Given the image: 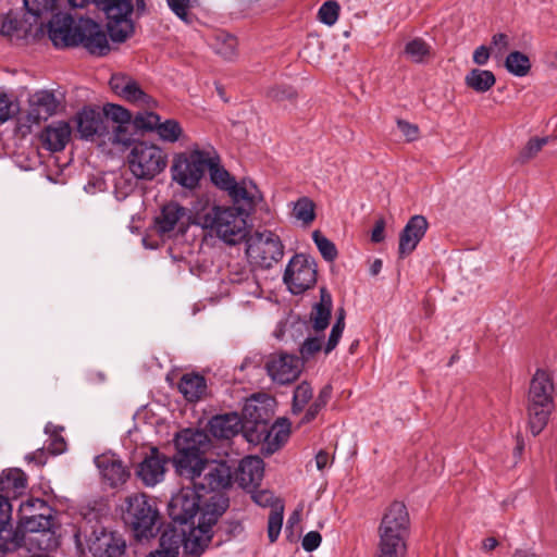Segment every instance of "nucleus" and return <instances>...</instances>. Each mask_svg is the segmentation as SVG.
Returning <instances> with one entry per match:
<instances>
[{"instance_id":"50","label":"nucleus","mask_w":557,"mask_h":557,"mask_svg":"<svg viewBox=\"0 0 557 557\" xmlns=\"http://www.w3.org/2000/svg\"><path fill=\"white\" fill-rule=\"evenodd\" d=\"M27 13L38 18L50 14L57 7V0H24Z\"/></svg>"},{"instance_id":"1","label":"nucleus","mask_w":557,"mask_h":557,"mask_svg":"<svg viewBox=\"0 0 557 557\" xmlns=\"http://www.w3.org/2000/svg\"><path fill=\"white\" fill-rule=\"evenodd\" d=\"M175 446V471L180 476L190 480L196 488L215 492L231 485V467L225 461L209 460L202 456L209 446V438L205 432L183 430L176 435Z\"/></svg>"},{"instance_id":"14","label":"nucleus","mask_w":557,"mask_h":557,"mask_svg":"<svg viewBox=\"0 0 557 557\" xmlns=\"http://www.w3.org/2000/svg\"><path fill=\"white\" fill-rule=\"evenodd\" d=\"M75 46L82 45L90 53L104 55L110 47L100 25L89 18H79L75 24Z\"/></svg>"},{"instance_id":"39","label":"nucleus","mask_w":557,"mask_h":557,"mask_svg":"<svg viewBox=\"0 0 557 557\" xmlns=\"http://www.w3.org/2000/svg\"><path fill=\"white\" fill-rule=\"evenodd\" d=\"M404 53L411 62L424 63L431 55V46L422 38H413L405 45Z\"/></svg>"},{"instance_id":"34","label":"nucleus","mask_w":557,"mask_h":557,"mask_svg":"<svg viewBox=\"0 0 557 557\" xmlns=\"http://www.w3.org/2000/svg\"><path fill=\"white\" fill-rule=\"evenodd\" d=\"M496 83V77L492 71L473 69L465 76V84L475 92L483 94L488 91Z\"/></svg>"},{"instance_id":"52","label":"nucleus","mask_w":557,"mask_h":557,"mask_svg":"<svg viewBox=\"0 0 557 557\" xmlns=\"http://www.w3.org/2000/svg\"><path fill=\"white\" fill-rule=\"evenodd\" d=\"M548 141L549 137L531 138L521 149L519 160L523 163L532 160L542 150V148L548 144Z\"/></svg>"},{"instance_id":"36","label":"nucleus","mask_w":557,"mask_h":557,"mask_svg":"<svg viewBox=\"0 0 557 557\" xmlns=\"http://www.w3.org/2000/svg\"><path fill=\"white\" fill-rule=\"evenodd\" d=\"M206 169H209L211 182L221 190L228 191L232 187L235 178L230 173L219 166V158L211 152V162L206 164Z\"/></svg>"},{"instance_id":"37","label":"nucleus","mask_w":557,"mask_h":557,"mask_svg":"<svg viewBox=\"0 0 557 557\" xmlns=\"http://www.w3.org/2000/svg\"><path fill=\"white\" fill-rule=\"evenodd\" d=\"M230 281L232 283L243 284L245 286L243 288V290L249 295H252L256 297H259L261 295V289H260L258 282L256 281L251 271L246 267H243L238 270H235V268H234L230 272Z\"/></svg>"},{"instance_id":"59","label":"nucleus","mask_w":557,"mask_h":557,"mask_svg":"<svg viewBox=\"0 0 557 557\" xmlns=\"http://www.w3.org/2000/svg\"><path fill=\"white\" fill-rule=\"evenodd\" d=\"M322 347V341L319 337H308L300 347L301 358L307 360L317 354Z\"/></svg>"},{"instance_id":"7","label":"nucleus","mask_w":557,"mask_h":557,"mask_svg":"<svg viewBox=\"0 0 557 557\" xmlns=\"http://www.w3.org/2000/svg\"><path fill=\"white\" fill-rule=\"evenodd\" d=\"M159 510L146 494H134L126 498V522L131 525L138 541L156 535L159 522Z\"/></svg>"},{"instance_id":"51","label":"nucleus","mask_w":557,"mask_h":557,"mask_svg":"<svg viewBox=\"0 0 557 557\" xmlns=\"http://www.w3.org/2000/svg\"><path fill=\"white\" fill-rule=\"evenodd\" d=\"M129 128H131L129 123L128 124L109 125V133H107L106 135L109 136L108 139L112 144L123 145V146L129 145L131 146L132 145L131 144L132 133H131Z\"/></svg>"},{"instance_id":"32","label":"nucleus","mask_w":557,"mask_h":557,"mask_svg":"<svg viewBox=\"0 0 557 557\" xmlns=\"http://www.w3.org/2000/svg\"><path fill=\"white\" fill-rule=\"evenodd\" d=\"M332 307L333 302L331 295L322 288L320 301L312 307L310 313V321L314 331L321 332L327 327L331 319Z\"/></svg>"},{"instance_id":"12","label":"nucleus","mask_w":557,"mask_h":557,"mask_svg":"<svg viewBox=\"0 0 557 557\" xmlns=\"http://www.w3.org/2000/svg\"><path fill=\"white\" fill-rule=\"evenodd\" d=\"M289 429L290 423L287 419H281L272 426L264 421H256L253 428L246 429L245 438L253 445L262 443L265 451L272 454L288 440Z\"/></svg>"},{"instance_id":"13","label":"nucleus","mask_w":557,"mask_h":557,"mask_svg":"<svg viewBox=\"0 0 557 557\" xmlns=\"http://www.w3.org/2000/svg\"><path fill=\"white\" fill-rule=\"evenodd\" d=\"M60 100L52 91L39 90L34 92L28 100V110L18 120L20 127L30 132L34 125L47 121L58 112Z\"/></svg>"},{"instance_id":"56","label":"nucleus","mask_w":557,"mask_h":557,"mask_svg":"<svg viewBox=\"0 0 557 557\" xmlns=\"http://www.w3.org/2000/svg\"><path fill=\"white\" fill-rule=\"evenodd\" d=\"M510 46L509 37L504 33L493 35L491 46L488 47L495 59H502Z\"/></svg>"},{"instance_id":"63","label":"nucleus","mask_w":557,"mask_h":557,"mask_svg":"<svg viewBox=\"0 0 557 557\" xmlns=\"http://www.w3.org/2000/svg\"><path fill=\"white\" fill-rule=\"evenodd\" d=\"M321 541L322 537L319 532L310 531L304 536L301 546L306 552H313L320 546Z\"/></svg>"},{"instance_id":"20","label":"nucleus","mask_w":557,"mask_h":557,"mask_svg":"<svg viewBox=\"0 0 557 557\" xmlns=\"http://www.w3.org/2000/svg\"><path fill=\"white\" fill-rule=\"evenodd\" d=\"M125 548V541L120 534L106 530L95 533L89 542V550L94 557H123Z\"/></svg>"},{"instance_id":"9","label":"nucleus","mask_w":557,"mask_h":557,"mask_svg":"<svg viewBox=\"0 0 557 557\" xmlns=\"http://www.w3.org/2000/svg\"><path fill=\"white\" fill-rule=\"evenodd\" d=\"M107 17V28L113 41L122 42L134 32L132 0H95Z\"/></svg>"},{"instance_id":"42","label":"nucleus","mask_w":557,"mask_h":557,"mask_svg":"<svg viewBox=\"0 0 557 557\" xmlns=\"http://www.w3.org/2000/svg\"><path fill=\"white\" fill-rule=\"evenodd\" d=\"M214 51L224 59L231 60L236 55L237 40L228 34H218L212 44Z\"/></svg>"},{"instance_id":"61","label":"nucleus","mask_w":557,"mask_h":557,"mask_svg":"<svg viewBox=\"0 0 557 557\" xmlns=\"http://www.w3.org/2000/svg\"><path fill=\"white\" fill-rule=\"evenodd\" d=\"M295 96V90L287 86H275L267 91V97L274 101H283Z\"/></svg>"},{"instance_id":"41","label":"nucleus","mask_w":557,"mask_h":557,"mask_svg":"<svg viewBox=\"0 0 557 557\" xmlns=\"http://www.w3.org/2000/svg\"><path fill=\"white\" fill-rule=\"evenodd\" d=\"M505 66L507 71L518 77L525 76L530 69L531 62L528 55L520 51L510 52L505 61Z\"/></svg>"},{"instance_id":"22","label":"nucleus","mask_w":557,"mask_h":557,"mask_svg":"<svg viewBox=\"0 0 557 557\" xmlns=\"http://www.w3.org/2000/svg\"><path fill=\"white\" fill-rule=\"evenodd\" d=\"M191 223L187 209L177 202H169L163 206L156 219V226L159 233L166 234L174 230H183L187 223Z\"/></svg>"},{"instance_id":"18","label":"nucleus","mask_w":557,"mask_h":557,"mask_svg":"<svg viewBox=\"0 0 557 557\" xmlns=\"http://www.w3.org/2000/svg\"><path fill=\"white\" fill-rule=\"evenodd\" d=\"M168 463L169 458L153 447L139 462L136 475L146 486L152 487L163 481Z\"/></svg>"},{"instance_id":"62","label":"nucleus","mask_w":557,"mask_h":557,"mask_svg":"<svg viewBox=\"0 0 557 557\" xmlns=\"http://www.w3.org/2000/svg\"><path fill=\"white\" fill-rule=\"evenodd\" d=\"M15 112V106L7 95H0V124L8 121Z\"/></svg>"},{"instance_id":"54","label":"nucleus","mask_w":557,"mask_h":557,"mask_svg":"<svg viewBox=\"0 0 557 557\" xmlns=\"http://www.w3.org/2000/svg\"><path fill=\"white\" fill-rule=\"evenodd\" d=\"M312 238L325 260L333 261L336 258L337 250L331 240L323 236L319 231H314L312 233Z\"/></svg>"},{"instance_id":"30","label":"nucleus","mask_w":557,"mask_h":557,"mask_svg":"<svg viewBox=\"0 0 557 557\" xmlns=\"http://www.w3.org/2000/svg\"><path fill=\"white\" fill-rule=\"evenodd\" d=\"M11 511V504L3 495H0V547L3 549H15L22 543L18 534L16 532L12 534L11 529L8 528Z\"/></svg>"},{"instance_id":"60","label":"nucleus","mask_w":557,"mask_h":557,"mask_svg":"<svg viewBox=\"0 0 557 557\" xmlns=\"http://www.w3.org/2000/svg\"><path fill=\"white\" fill-rule=\"evenodd\" d=\"M251 498L256 504H258L261 507H271L273 509V506L275 503H282L280 499H276L270 491L262 490L257 491L252 493Z\"/></svg>"},{"instance_id":"27","label":"nucleus","mask_w":557,"mask_h":557,"mask_svg":"<svg viewBox=\"0 0 557 557\" xmlns=\"http://www.w3.org/2000/svg\"><path fill=\"white\" fill-rule=\"evenodd\" d=\"M71 135L72 128L69 123L53 122L41 132L40 141L47 150L58 152L65 148Z\"/></svg>"},{"instance_id":"48","label":"nucleus","mask_w":557,"mask_h":557,"mask_svg":"<svg viewBox=\"0 0 557 557\" xmlns=\"http://www.w3.org/2000/svg\"><path fill=\"white\" fill-rule=\"evenodd\" d=\"M42 511H50V507L45 500L40 498H27L25 502L21 503L18 508L20 522Z\"/></svg>"},{"instance_id":"4","label":"nucleus","mask_w":557,"mask_h":557,"mask_svg":"<svg viewBox=\"0 0 557 557\" xmlns=\"http://www.w3.org/2000/svg\"><path fill=\"white\" fill-rule=\"evenodd\" d=\"M409 530V515L403 503H393L383 516L379 533V556L404 557Z\"/></svg>"},{"instance_id":"46","label":"nucleus","mask_w":557,"mask_h":557,"mask_svg":"<svg viewBox=\"0 0 557 557\" xmlns=\"http://www.w3.org/2000/svg\"><path fill=\"white\" fill-rule=\"evenodd\" d=\"M106 125L128 124L131 123V113L119 104H108L102 113Z\"/></svg>"},{"instance_id":"15","label":"nucleus","mask_w":557,"mask_h":557,"mask_svg":"<svg viewBox=\"0 0 557 557\" xmlns=\"http://www.w3.org/2000/svg\"><path fill=\"white\" fill-rule=\"evenodd\" d=\"M302 367V360L289 354L272 355L265 363L268 375L273 382L281 385L290 384L297 380Z\"/></svg>"},{"instance_id":"58","label":"nucleus","mask_w":557,"mask_h":557,"mask_svg":"<svg viewBox=\"0 0 557 557\" xmlns=\"http://www.w3.org/2000/svg\"><path fill=\"white\" fill-rule=\"evenodd\" d=\"M195 0H168L171 10L184 22L189 23V9L193 7Z\"/></svg>"},{"instance_id":"6","label":"nucleus","mask_w":557,"mask_h":557,"mask_svg":"<svg viewBox=\"0 0 557 557\" xmlns=\"http://www.w3.org/2000/svg\"><path fill=\"white\" fill-rule=\"evenodd\" d=\"M126 162L134 177L152 181L165 170L168 153L154 143L137 140L131 145Z\"/></svg>"},{"instance_id":"3","label":"nucleus","mask_w":557,"mask_h":557,"mask_svg":"<svg viewBox=\"0 0 557 557\" xmlns=\"http://www.w3.org/2000/svg\"><path fill=\"white\" fill-rule=\"evenodd\" d=\"M555 386L552 374L537 369L532 376L528 393V422L531 433L539 435L547 425L554 410Z\"/></svg>"},{"instance_id":"64","label":"nucleus","mask_w":557,"mask_h":557,"mask_svg":"<svg viewBox=\"0 0 557 557\" xmlns=\"http://www.w3.org/2000/svg\"><path fill=\"white\" fill-rule=\"evenodd\" d=\"M397 127L400 133L406 137L407 140H416L419 136V128L417 125L411 124L407 121L398 120Z\"/></svg>"},{"instance_id":"8","label":"nucleus","mask_w":557,"mask_h":557,"mask_svg":"<svg viewBox=\"0 0 557 557\" xmlns=\"http://www.w3.org/2000/svg\"><path fill=\"white\" fill-rule=\"evenodd\" d=\"M285 246L272 231L256 232L248 240L246 255L249 262L260 269H271L284 257Z\"/></svg>"},{"instance_id":"11","label":"nucleus","mask_w":557,"mask_h":557,"mask_svg":"<svg viewBox=\"0 0 557 557\" xmlns=\"http://www.w3.org/2000/svg\"><path fill=\"white\" fill-rule=\"evenodd\" d=\"M283 282L294 295L313 287L317 282L314 261L302 253H296L285 268Z\"/></svg>"},{"instance_id":"57","label":"nucleus","mask_w":557,"mask_h":557,"mask_svg":"<svg viewBox=\"0 0 557 557\" xmlns=\"http://www.w3.org/2000/svg\"><path fill=\"white\" fill-rule=\"evenodd\" d=\"M344 329H345L344 314H343V312H341L335 324L332 327V331H331V334H330V337H329V341H327V344L325 347L326 354L332 351L337 346V344L342 337Z\"/></svg>"},{"instance_id":"40","label":"nucleus","mask_w":557,"mask_h":557,"mask_svg":"<svg viewBox=\"0 0 557 557\" xmlns=\"http://www.w3.org/2000/svg\"><path fill=\"white\" fill-rule=\"evenodd\" d=\"M332 396V386L325 385L323 386L318 396L313 398V401L310 404V406L307 408L304 417L300 420V424L309 423L312 420L317 418L319 412L326 406L330 398Z\"/></svg>"},{"instance_id":"49","label":"nucleus","mask_w":557,"mask_h":557,"mask_svg":"<svg viewBox=\"0 0 557 557\" xmlns=\"http://www.w3.org/2000/svg\"><path fill=\"white\" fill-rule=\"evenodd\" d=\"M341 7L335 0L325 1L318 11V20L327 25L333 26L339 16Z\"/></svg>"},{"instance_id":"19","label":"nucleus","mask_w":557,"mask_h":557,"mask_svg":"<svg viewBox=\"0 0 557 557\" xmlns=\"http://www.w3.org/2000/svg\"><path fill=\"white\" fill-rule=\"evenodd\" d=\"M102 480L111 487H117L126 483L131 473L121 458L113 453H104L95 458Z\"/></svg>"},{"instance_id":"43","label":"nucleus","mask_w":557,"mask_h":557,"mask_svg":"<svg viewBox=\"0 0 557 557\" xmlns=\"http://www.w3.org/2000/svg\"><path fill=\"white\" fill-rule=\"evenodd\" d=\"M20 525L29 533L37 534L38 532L51 529L52 520L50 511H42L34 515L32 518L20 522Z\"/></svg>"},{"instance_id":"16","label":"nucleus","mask_w":557,"mask_h":557,"mask_svg":"<svg viewBox=\"0 0 557 557\" xmlns=\"http://www.w3.org/2000/svg\"><path fill=\"white\" fill-rule=\"evenodd\" d=\"M200 496L196 487H182L169 503V516L176 522L187 523L198 512Z\"/></svg>"},{"instance_id":"33","label":"nucleus","mask_w":557,"mask_h":557,"mask_svg":"<svg viewBox=\"0 0 557 557\" xmlns=\"http://www.w3.org/2000/svg\"><path fill=\"white\" fill-rule=\"evenodd\" d=\"M178 389L188 401H196L206 395L207 383L203 376L187 373L182 376Z\"/></svg>"},{"instance_id":"23","label":"nucleus","mask_w":557,"mask_h":557,"mask_svg":"<svg viewBox=\"0 0 557 557\" xmlns=\"http://www.w3.org/2000/svg\"><path fill=\"white\" fill-rule=\"evenodd\" d=\"M429 223L423 215H413L399 235L398 251L401 257L411 253L424 237Z\"/></svg>"},{"instance_id":"25","label":"nucleus","mask_w":557,"mask_h":557,"mask_svg":"<svg viewBox=\"0 0 557 557\" xmlns=\"http://www.w3.org/2000/svg\"><path fill=\"white\" fill-rule=\"evenodd\" d=\"M75 121L82 138L91 139L94 136H106L109 133V125L104 124L102 113L97 110L85 108L77 113Z\"/></svg>"},{"instance_id":"2","label":"nucleus","mask_w":557,"mask_h":557,"mask_svg":"<svg viewBox=\"0 0 557 557\" xmlns=\"http://www.w3.org/2000/svg\"><path fill=\"white\" fill-rule=\"evenodd\" d=\"M248 215L242 207L211 205L207 199H198L190 209L191 224L228 246H235L246 237Z\"/></svg>"},{"instance_id":"28","label":"nucleus","mask_w":557,"mask_h":557,"mask_svg":"<svg viewBox=\"0 0 557 557\" xmlns=\"http://www.w3.org/2000/svg\"><path fill=\"white\" fill-rule=\"evenodd\" d=\"M263 470V460L261 458L257 456L245 457L239 462L236 480L245 488L257 486L262 480Z\"/></svg>"},{"instance_id":"29","label":"nucleus","mask_w":557,"mask_h":557,"mask_svg":"<svg viewBox=\"0 0 557 557\" xmlns=\"http://www.w3.org/2000/svg\"><path fill=\"white\" fill-rule=\"evenodd\" d=\"M27 487V478L20 469H9L2 472L0 476V495L7 499L16 498L22 495Z\"/></svg>"},{"instance_id":"38","label":"nucleus","mask_w":557,"mask_h":557,"mask_svg":"<svg viewBox=\"0 0 557 557\" xmlns=\"http://www.w3.org/2000/svg\"><path fill=\"white\" fill-rule=\"evenodd\" d=\"M311 400L313 401V388L309 382L302 381L294 389L292 413H301L306 407L308 408L310 406L309 403Z\"/></svg>"},{"instance_id":"44","label":"nucleus","mask_w":557,"mask_h":557,"mask_svg":"<svg viewBox=\"0 0 557 557\" xmlns=\"http://www.w3.org/2000/svg\"><path fill=\"white\" fill-rule=\"evenodd\" d=\"M283 503H275L268 519V537L271 543H274L278 539L283 524Z\"/></svg>"},{"instance_id":"35","label":"nucleus","mask_w":557,"mask_h":557,"mask_svg":"<svg viewBox=\"0 0 557 557\" xmlns=\"http://www.w3.org/2000/svg\"><path fill=\"white\" fill-rule=\"evenodd\" d=\"M154 133L161 141L169 144L177 143L184 137V129L181 123L174 119L164 121L160 119Z\"/></svg>"},{"instance_id":"45","label":"nucleus","mask_w":557,"mask_h":557,"mask_svg":"<svg viewBox=\"0 0 557 557\" xmlns=\"http://www.w3.org/2000/svg\"><path fill=\"white\" fill-rule=\"evenodd\" d=\"M29 541L38 547L39 552L50 554L60 546V540L51 529L34 534Z\"/></svg>"},{"instance_id":"26","label":"nucleus","mask_w":557,"mask_h":557,"mask_svg":"<svg viewBox=\"0 0 557 557\" xmlns=\"http://www.w3.org/2000/svg\"><path fill=\"white\" fill-rule=\"evenodd\" d=\"M250 429L248 425H244L238 413L228 412L224 414H218L210 419L209 431L218 438H231L237 435L240 431Z\"/></svg>"},{"instance_id":"5","label":"nucleus","mask_w":557,"mask_h":557,"mask_svg":"<svg viewBox=\"0 0 557 557\" xmlns=\"http://www.w3.org/2000/svg\"><path fill=\"white\" fill-rule=\"evenodd\" d=\"M227 506L226 498L222 495H213L206 504L199 524L190 528L188 532L178 531L183 537L182 547L187 556L199 557L206 550L212 539V527Z\"/></svg>"},{"instance_id":"53","label":"nucleus","mask_w":557,"mask_h":557,"mask_svg":"<svg viewBox=\"0 0 557 557\" xmlns=\"http://www.w3.org/2000/svg\"><path fill=\"white\" fill-rule=\"evenodd\" d=\"M160 115L149 111L145 110L143 112H138L134 117V124L137 128L149 131V132H156L157 126L160 121Z\"/></svg>"},{"instance_id":"24","label":"nucleus","mask_w":557,"mask_h":557,"mask_svg":"<svg viewBox=\"0 0 557 557\" xmlns=\"http://www.w3.org/2000/svg\"><path fill=\"white\" fill-rule=\"evenodd\" d=\"M227 195L234 201L233 206L242 207L248 212L263 200V196L258 186L251 180L247 178L239 182L235 181L227 191Z\"/></svg>"},{"instance_id":"55","label":"nucleus","mask_w":557,"mask_h":557,"mask_svg":"<svg viewBox=\"0 0 557 557\" xmlns=\"http://www.w3.org/2000/svg\"><path fill=\"white\" fill-rule=\"evenodd\" d=\"M62 428H59L52 423H48L45 428V432L51 435V443L47 447L53 455H59L65 451L66 443L64 438L59 434V431Z\"/></svg>"},{"instance_id":"47","label":"nucleus","mask_w":557,"mask_h":557,"mask_svg":"<svg viewBox=\"0 0 557 557\" xmlns=\"http://www.w3.org/2000/svg\"><path fill=\"white\" fill-rule=\"evenodd\" d=\"M293 214L297 220L301 221L304 224H310L315 218L313 201L308 197L299 198L294 203Z\"/></svg>"},{"instance_id":"31","label":"nucleus","mask_w":557,"mask_h":557,"mask_svg":"<svg viewBox=\"0 0 557 557\" xmlns=\"http://www.w3.org/2000/svg\"><path fill=\"white\" fill-rule=\"evenodd\" d=\"M183 537L176 529H166L159 537L158 547L146 557H178Z\"/></svg>"},{"instance_id":"21","label":"nucleus","mask_w":557,"mask_h":557,"mask_svg":"<svg viewBox=\"0 0 557 557\" xmlns=\"http://www.w3.org/2000/svg\"><path fill=\"white\" fill-rule=\"evenodd\" d=\"M75 22L69 14H55L49 22L48 35L57 48L75 46Z\"/></svg>"},{"instance_id":"17","label":"nucleus","mask_w":557,"mask_h":557,"mask_svg":"<svg viewBox=\"0 0 557 557\" xmlns=\"http://www.w3.org/2000/svg\"><path fill=\"white\" fill-rule=\"evenodd\" d=\"M111 89L121 98L128 102L146 107L154 108L157 102L148 96L132 77L124 74H114L110 78Z\"/></svg>"},{"instance_id":"10","label":"nucleus","mask_w":557,"mask_h":557,"mask_svg":"<svg viewBox=\"0 0 557 557\" xmlns=\"http://www.w3.org/2000/svg\"><path fill=\"white\" fill-rule=\"evenodd\" d=\"M211 162V152L193 150L189 156L181 153L174 158L171 173L172 178L185 188H195L205 170Z\"/></svg>"}]
</instances>
